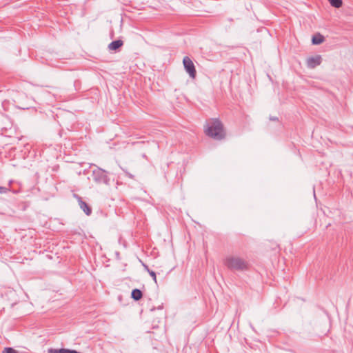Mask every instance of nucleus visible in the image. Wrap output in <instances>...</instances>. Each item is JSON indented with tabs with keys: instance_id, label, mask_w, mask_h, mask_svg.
Instances as JSON below:
<instances>
[{
	"instance_id": "1",
	"label": "nucleus",
	"mask_w": 353,
	"mask_h": 353,
	"mask_svg": "<svg viewBox=\"0 0 353 353\" xmlns=\"http://www.w3.org/2000/svg\"><path fill=\"white\" fill-rule=\"evenodd\" d=\"M205 132L206 135L215 140H222L225 137L223 125L219 119L208 120Z\"/></svg>"
},
{
	"instance_id": "2",
	"label": "nucleus",
	"mask_w": 353,
	"mask_h": 353,
	"mask_svg": "<svg viewBox=\"0 0 353 353\" xmlns=\"http://www.w3.org/2000/svg\"><path fill=\"white\" fill-rule=\"evenodd\" d=\"M224 265L231 271H245L248 268V262L237 255H228L223 260Z\"/></svg>"
},
{
	"instance_id": "3",
	"label": "nucleus",
	"mask_w": 353,
	"mask_h": 353,
	"mask_svg": "<svg viewBox=\"0 0 353 353\" xmlns=\"http://www.w3.org/2000/svg\"><path fill=\"white\" fill-rule=\"evenodd\" d=\"M92 176L94 181L97 183L109 184L110 179L107 175V172L99 167L92 170Z\"/></svg>"
},
{
	"instance_id": "4",
	"label": "nucleus",
	"mask_w": 353,
	"mask_h": 353,
	"mask_svg": "<svg viewBox=\"0 0 353 353\" xmlns=\"http://www.w3.org/2000/svg\"><path fill=\"white\" fill-rule=\"evenodd\" d=\"M183 64L185 71L188 73L192 79H194L196 75V71L194 64L192 59L188 57H185L183 59Z\"/></svg>"
},
{
	"instance_id": "5",
	"label": "nucleus",
	"mask_w": 353,
	"mask_h": 353,
	"mask_svg": "<svg viewBox=\"0 0 353 353\" xmlns=\"http://www.w3.org/2000/svg\"><path fill=\"white\" fill-rule=\"evenodd\" d=\"M322 58L320 55L309 57L307 59V65L309 68H314L321 63Z\"/></svg>"
},
{
	"instance_id": "6",
	"label": "nucleus",
	"mask_w": 353,
	"mask_h": 353,
	"mask_svg": "<svg viewBox=\"0 0 353 353\" xmlns=\"http://www.w3.org/2000/svg\"><path fill=\"white\" fill-rule=\"evenodd\" d=\"M78 200L80 208L85 213L86 215H90L92 213L91 208L85 202L82 201L81 197L78 196Z\"/></svg>"
},
{
	"instance_id": "7",
	"label": "nucleus",
	"mask_w": 353,
	"mask_h": 353,
	"mask_svg": "<svg viewBox=\"0 0 353 353\" xmlns=\"http://www.w3.org/2000/svg\"><path fill=\"white\" fill-rule=\"evenodd\" d=\"M123 45V41L118 39L111 42L108 45V49L110 50H117Z\"/></svg>"
},
{
	"instance_id": "8",
	"label": "nucleus",
	"mask_w": 353,
	"mask_h": 353,
	"mask_svg": "<svg viewBox=\"0 0 353 353\" xmlns=\"http://www.w3.org/2000/svg\"><path fill=\"white\" fill-rule=\"evenodd\" d=\"M324 41V37L321 34H316L312 37V43L314 45H319Z\"/></svg>"
},
{
	"instance_id": "9",
	"label": "nucleus",
	"mask_w": 353,
	"mask_h": 353,
	"mask_svg": "<svg viewBox=\"0 0 353 353\" xmlns=\"http://www.w3.org/2000/svg\"><path fill=\"white\" fill-rule=\"evenodd\" d=\"M142 292L139 289H134L132 291L131 296L135 301H139L142 298Z\"/></svg>"
},
{
	"instance_id": "10",
	"label": "nucleus",
	"mask_w": 353,
	"mask_h": 353,
	"mask_svg": "<svg viewBox=\"0 0 353 353\" xmlns=\"http://www.w3.org/2000/svg\"><path fill=\"white\" fill-rule=\"evenodd\" d=\"M332 6L339 8L342 6L343 1L342 0H331L329 1Z\"/></svg>"
},
{
	"instance_id": "11",
	"label": "nucleus",
	"mask_w": 353,
	"mask_h": 353,
	"mask_svg": "<svg viewBox=\"0 0 353 353\" xmlns=\"http://www.w3.org/2000/svg\"><path fill=\"white\" fill-rule=\"evenodd\" d=\"M9 191H10V188L0 186V194H6Z\"/></svg>"
},
{
	"instance_id": "12",
	"label": "nucleus",
	"mask_w": 353,
	"mask_h": 353,
	"mask_svg": "<svg viewBox=\"0 0 353 353\" xmlns=\"http://www.w3.org/2000/svg\"><path fill=\"white\" fill-rule=\"evenodd\" d=\"M2 353H17V352L16 350H14L13 348L12 347H6L5 348V350L3 351Z\"/></svg>"
},
{
	"instance_id": "13",
	"label": "nucleus",
	"mask_w": 353,
	"mask_h": 353,
	"mask_svg": "<svg viewBox=\"0 0 353 353\" xmlns=\"http://www.w3.org/2000/svg\"><path fill=\"white\" fill-rule=\"evenodd\" d=\"M60 353H76V350L61 348Z\"/></svg>"
},
{
	"instance_id": "14",
	"label": "nucleus",
	"mask_w": 353,
	"mask_h": 353,
	"mask_svg": "<svg viewBox=\"0 0 353 353\" xmlns=\"http://www.w3.org/2000/svg\"><path fill=\"white\" fill-rule=\"evenodd\" d=\"M148 272H149L150 275L152 277L153 280L157 283V277L155 272L150 270H148Z\"/></svg>"
},
{
	"instance_id": "15",
	"label": "nucleus",
	"mask_w": 353,
	"mask_h": 353,
	"mask_svg": "<svg viewBox=\"0 0 353 353\" xmlns=\"http://www.w3.org/2000/svg\"><path fill=\"white\" fill-rule=\"evenodd\" d=\"M60 351H61V349H53V348H50L48 350V353H60Z\"/></svg>"
},
{
	"instance_id": "16",
	"label": "nucleus",
	"mask_w": 353,
	"mask_h": 353,
	"mask_svg": "<svg viewBox=\"0 0 353 353\" xmlns=\"http://www.w3.org/2000/svg\"><path fill=\"white\" fill-rule=\"evenodd\" d=\"M270 119L272 121H278V118L276 117H270Z\"/></svg>"
},
{
	"instance_id": "17",
	"label": "nucleus",
	"mask_w": 353,
	"mask_h": 353,
	"mask_svg": "<svg viewBox=\"0 0 353 353\" xmlns=\"http://www.w3.org/2000/svg\"><path fill=\"white\" fill-rule=\"evenodd\" d=\"M12 181H10L9 182V188L10 187V185L12 184Z\"/></svg>"
},
{
	"instance_id": "18",
	"label": "nucleus",
	"mask_w": 353,
	"mask_h": 353,
	"mask_svg": "<svg viewBox=\"0 0 353 353\" xmlns=\"http://www.w3.org/2000/svg\"><path fill=\"white\" fill-rule=\"evenodd\" d=\"M13 192H14V194H17V193H18V191L14 190V191H13Z\"/></svg>"
},
{
	"instance_id": "19",
	"label": "nucleus",
	"mask_w": 353,
	"mask_h": 353,
	"mask_svg": "<svg viewBox=\"0 0 353 353\" xmlns=\"http://www.w3.org/2000/svg\"><path fill=\"white\" fill-rule=\"evenodd\" d=\"M145 270H149L148 266L145 265Z\"/></svg>"
}]
</instances>
